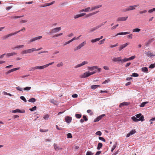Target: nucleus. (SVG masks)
Segmentation results:
<instances>
[{
	"mask_svg": "<svg viewBox=\"0 0 155 155\" xmlns=\"http://www.w3.org/2000/svg\"><path fill=\"white\" fill-rule=\"evenodd\" d=\"M28 101L33 103L36 101V99L34 98H30Z\"/></svg>",
	"mask_w": 155,
	"mask_h": 155,
	"instance_id": "obj_27",
	"label": "nucleus"
},
{
	"mask_svg": "<svg viewBox=\"0 0 155 155\" xmlns=\"http://www.w3.org/2000/svg\"><path fill=\"white\" fill-rule=\"evenodd\" d=\"M105 116V114H103L101 115H100L98 117H97L94 120V122H96L99 121L100 120H101V118Z\"/></svg>",
	"mask_w": 155,
	"mask_h": 155,
	"instance_id": "obj_6",
	"label": "nucleus"
},
{
	"mask_svg": "<svg viewBox=\"0 0 155 155\" xmlns=\"http://www.w3.org/2000/svg\"><path fill=\"white\" fill-rule=\"evenodd\" d=\"M37 69H42L43 68L42 67V66H36L35 67H31L30 68L29 71H34V70Z\"/></svg>",
	"mask_w": 155,
	"mask_h": 155,
	"instance_id": "obj_8",
	"label": "nucleus"
},
{
	"mask_svg": "<svg viewBox=\"0 0 155 155\" xmlns=\"http://www.w3.org/2000/svg\"><path fill=\"white\" fill-rule=\"evenodd\" d=\"M113 61L114 62L117 61H121V57H119L117 58H114L113 59Z\"/></svg>",
	"mask_w": 155,
	"mask_h": 155,
	"instance_id": "obj_16",
	"label": "nucleus"
},
{
	"mask_svg": "<svg viewBox=\"0 0 155 155\" xmlns=\"http://www.w3.org/2000/svg\"><path fill=\"white\" fill-rule=\"evenodd\" d=\"M86 44V42L85 41H84L83 43L80 44L78 46L80 48V49L84 46Z\"/></svg>",
	"mask_w": 155,
	"mask_h": 155,
	"instance_id": "obj_28",
	"label": "nucleus"
},
{
	"mask_svg": "<svg viewBox=\"0 0 155 155\" xmlns=\"http://www.w3.org/2000/svg\"><path fill=\"white\" fill-rule=\"evenodd\" d=\"M146 54L148 56L150 57H151L152 56H155V55H153V54L152 53H151L149 51L147 52Z\"/></svg>",
	"mask_w": 155,
	"mask_h": 155,
	"instance_id": "obj_17",
	"label": "nucleus"
},
{
	"mask_svg": "<svg viewBox=\"0 0 155 155\" xmlns=\"http://www.w3.org/2000/svg\"><path fill=\"white\" fill-rule=\"evenodd\" d=\"M83 119L85 121H87L88 120V119L87 117V116L86 115H83Z\"/></svg>",
	"mask_w": 155,
	"mask_h": 155,
	"instance_id": "obj_40",
	"label": "nucleus"
},
{
	"mask_svg": "<svg viewBox=\"0 0 155 155\" xmlns=\"http://www.w3.org/2000/svg\"><path fill=\"white\" fill-rule=\"evenodd\" d=\"M32 52L31 49L24 50L23 51L21 52V54H24L27 53H31Z\"/></svg>",
	"mask_w": 155,
	"mask_h": 155,
	"instance_id": "obj_7",
	"label": "nucleus"
},
{
	"mask_svg": "<svg viewBox=\"0 0 155 155\" xmlns=\"http://www.w3.org/2000/svg\"><path fill=\"white\" fill-rule=\"evenodd\" d=\"M147 11L146 10H144L142 11H141L139 12V13L140 14H142L147 12Z\"/></svg>",
	"mask_w": 155,
	"mask_h": 155,
	"instance_id": "obj_57",
	"label": "nucleus"
},
{
	"mask_svg": "<svg viewBox=\"0 0 155 155\" xmlns=\"http://www.w3.org/2000/svg\"><path fill=\"white\" fill-rule=\"evenodd\" d=\"M61 29V28L60 27L52 29L50 31L49 33H48V34L51 35L52 33H56L59 31Z\"/></svg>",
	"mask_w": 155,
	"mask_h": 155,
	"instance_id": "obj_1",
	"label": "nucleus"
},
{
	"mask_svg": "<svg viewBox=\"0 0 155 155\" xmlns=\"http://www.w3.org/2000/svg\"><path fill=\"white\" fill-rule=\"evenodd\" d=\"M84 9V12H88L90 11V7H88L87 8Z\"/></svg>",
	"mask_w": 155,
	"mask_h": 155,
	"instance_id": "obj_49",
	"label": "nucleus"
},
{
	"mask_svg": "<svg viewBox=\"0 0 155 155\" xmlns=\"http://www.w3.org/2000/svg\"><path fill=\"white\" fill-rule=\"evenodd\" d=\"M131 118L134 121L136 122H137L139 121H142V119H137L136 117L135 116H133Z\"/></svg>",
	"mask_w": 155,
	"mask_h": 155,
	"instance_id": "obj_20",
	"label": "nucleus"
},
{
	"mask_svg": "<svg viewBox=\"0 0 155 155\" xmlns=\"http://www.w3.org/2000/svg\"><path fill=\"white\" fill-rule=\"evenodd\" d=\"M81 35H80L79 37H77V38H76V37H74L72 39H71V40L72 42L74 40L78 39L79 38L81 37Z\"/></svg>",
	"mask_w": 155,
	"mask_h": 155,
	"instance_id": "obj_44",
	"label": "nucleus"
},
{
	"mask_svg": "<svg viewBox=\"0 0 155 155\" xmlns=\"http://www.w3.org/2000/svg\"><path fill=\"white\" fill-rule=\"evenodd\" d=\"M54 63V62H53L50 63L49 64H45V65L42 66L43 69L45 68L48 67V66H49L50 65L53 64Z\"/></svg>",
	"mask_w": 155,
	"mask_h": 155,
	"instance_id": "obj_24",
	"label": "nucleus"
},
{
	"mask_svg": "<svg viewBox=\"0 0 155 155\" xmlns=\"http://www.w3.org/2000/svg\"><path fill=\"white\" fill-rule=\"evenodd\" d=\"M109 81H110V80L109 79H107V80H106L104 81L102 83V84H105L108 83Z\"/></svg>",
	"mask_w": 155,
	"mask_h": 155,
	"instance_id": "obj_47",
	"label": "nucleus"
},
{
	"mask_svg": "<svg viewBox=\"0 0 155 155\" xmlns=\"http://www.w3.org/2000/svg\"><path fill=\"white\" fill-rule=\"evenodd\" d=\"M136 131L135 130H132L128 134L127 136L126 137H129L131 135H132L136 133Z\"/></svg>",
	"mask_w": 155,
	"mask_h": 155,
	"instance_id": "obj_13",
	"label": "nucleus"
},
{
	"mask_svg": "<svg viewBox=\"0 0 155 155\" xmlns=\"http://www.w3.org/2000/svg\"><path fill=\"white\" fill-rule=\"evenodd\" d=\"M12 113H16L17 112L20 113H24L25 112V110H21L19 109H17L15 110H12Z\"/></svg>",
	"mask_w": 155,
	"mask_h": 155,
	"instance_id": "obj_10",
	"label": "nucleus"
},
{
	"mask_svg": "<svg viewBox=\"0 0 155 155\" xmlns=\"http://www.w3.org/2000/svg\"><path fill=\"white\" fill-rule=\"evenodd\" d=\"M16 89L17 90L19 91H23L22 88L20 87H16Z\"/></svg>",
	"mask_w": 155,
	"mask_h": 155,
	"instance_id": "obj_46",
	"label": "nucleus"
},
{
	"mask_svg": "<svg viewBox=\"0 0 155 155\" xmlns=\"http://www.w3.org/2000/svg\"><path fill=\"white\" fill-rule=\"evenodd\" d=\"M97 88L96 85H93L91 86V88L92 89H95Z\"/></svg>",
	"mask_w": 155,
	"mask_h": 155,
	"instance_id": "obj_61",
	"label": "nucleus"
},
{
	"mask_svg": "<svg viewBox=\"0 0 155 155\" xmlns=\"http://www.w3.org/2000/svg\"><path fill=\"white\" fill-rule=\"evenodd\" d=\"M97 68V66H92V67H88V70L92 71L93 70L96 69Z\"/></svg>",
	"mask_w": 155,
	"mask_h": 155,
	"instance_id": "obj_18",
	"label": "nucleus"
},
{
	"mask_svg": "<svg viewBox=\"0 0 155 155\" xmlns=\"http://www.w3.org/2000/svg\"><path fill=\"white\" fill-rule=\"evenodd\" d=\"M102 146L103 144L102 143H98L97 147V149L98 150H100L102 147Z\"/></svg>",
	"mask_w": 155,
	"mask_h": 155,
	"instance_id": "obj_25",
	"label": "nucleus"
},
{
	"mask_svg": "<svg viewBox=\"0 0 155 155\" xmlns=\"http://www.w3.org/2000/svg\"><path fill=\"white\" fill-rule=\"evenodd\" d=\"M80 49V48L79 47V46H78L76 47L75 48H74V51H76L77 50Z\"/></svg>",
	"mask_w": 155,
	"mask_h": 155,
	"instance_id": "obj_63",
	"label": "nucleus"
},
{
	"mask_svg": "<svg viewBox=\"0 0 155 155\" xmlns=\"http://www.w3.org/2000/svg\"><path fill=\"white\" fill-rule=\"evenodd\" d=\"M64 119L67 123L69 124L71 122L72 120V118L71 117L67 116L65 117Z\"/></svg>",
	"mask_w": 155,
	"mask_h": 155,
	"instance_id": "obj_3",
	"label": "nucleus"
},
{
	"mask_svg": "<svg viewBox=\"0 0 155 155\" xmlns=\"http://www.w3.org/2000/svg\"><path fill=\"white\" fill-rule=\"evenodd\" d=\"M12 35H13V34H12V33L9 34L8 35H5L3 37H2V39L3 40H5L8 38L9 37H10Z\"/></svg>",
	"mask_w": 155,
	"mask_h": 155,
	"instance_id": "obj_15",
	"label": "nucleus"
},
{
	"mask_svg": "<svg viewBox=\"0 0 155 155\" xmlns=\"http://www.w3.org/2000/svg\"><path fill=\"white\" fill-rule=\"evenodd\" d=\"M93 154L94 153H92V152L88 151L87 152L86 155H93Z\"/></svg>",
	"mask_w": 155,
	"mask_h": 155,
	"instance_id": "obj_39",
	"label": "nucleus"
},
{
	"mask_svg": "<svg viewBox=\"0 0 155 155\" xmlns=\"http://www.w3.org/2000/svg\"><path fill=\"white\" fill-rule=\"evenodd\" d=\"M95 134L97 135L101 136L102 134V133L100 131H98L96 132Z\"/></svg>",
	"mask_w": 155,
	"mask_h": 155,
	"instance_id": "obj_48",
	"label": "nucleus"
},
{
	"mask_svg": "<svg viewBox=\"0 0 155 155\" xmlns=\"http://www.w3.org/2000/svg\"><path fill=\"white\" fill-rule=\"evenodd\" d=\"M31 89V87H27L24 88V90L25 91H29Z\"/></svg>",
	"mask_w": 155,
	"mask_h": 155,
	"instance_id": "obj_45",
	"label": "nucleus"
},
{
	"mask_svg": "<svg viewBox=\"0 0 155 155\" xmlns=\"http://www.w3.org/2000/svg\"><path fill=\"white\" fill-rule=\"evenodd\" d=\"M37 108V107L36 106H35L34 107H32V108H30L29 109V110H30L31 111H33L34 110H36Z\"/></svg>",
	"mask_w": 155,
	"mask_h": 155,
	"instance_id": "obj_33",
	"label": "nucleus"
},
{
	"mask_svg": "<svg viewBox=\"0 0 155 155\" xmlns=\"http://www.w3.org/2000/svg\"><path fill=\"white\" fill-rule=\"evenodd\" d=\"M128 18V16L124 17H118L117 18V21H126Z\"/></svg>",
	"mask_w": 155,
	"mask_h": 155,
	"instance_id": "obj_4",
	"label": "nucleus"
},
{
	"mask_svg": "<svg viewBox=\"0 0 155 155\" xmlns=\"http://www.w3.org/2000/svg\"><path fill=\"white\" fill-rule=\"evenodd\" d=\"M101 6H102V5H97V6H94V7H92L91 8V10H90V11H92V10H94L97 9L98 8H100Z\"/></svg>",
	"mask_w": 155,
	"mask_h": 155,
	"instance_id": "obj_22",
	"label": "nucleus"
},
{
	"mask_svg": "<svg viewBox=\"0 0 155 155\" xmlns=\"http://www.w3.org/2000/svg\"><path fill=\"white\" fill-rule=\"evenodd\" d=\"M119 25L118 24H117L116 25L113 26L111 28V29L113 30L115 29Z\"/></svg>",
	"mask_w": 155,
	"mask_h": 155,
	"instance_id": "obj_59",
	"label": "nucleus"
},
{
	"mask_svg": "<svg viewBox=\"0 0 155 155\" xmlns=\"http://www.w3.org/2000/svg\"><path fill=\"white\" fill-rule=\"evenodd\" d=\"M78 96V95L75 94H73L72 96V97L73 98H77V97Z\"/></svg>",
	"mask_w": 155,
	"mask_h": 155,
	"instance_id": "obj_64",
	"label": "nucleus"
},
{
	"mask_svg": "<svg viewBox=\"0 0 155 155\" xmlns=\"http://www.w3.org/2000/svg\"><path fill=\"white\" fill-rule=\"evenodd\" d=\"M17 54V53L14 52L12 53H8L6 54V56L9 57L15 55Z\"/></svg>",
	"mask_w": 155,
	"mask_h": 155,
	"instance_id": "obj_19",
	"label": "nucleus"
},
{
	"mask_svg": "<svg viewBox=\"0 0 155 155\" xmlns=\"http://www.w3.org/2000/svg\"><path fill=\"white\" fill-rule=\"evenodd\" d=\"M129 44L130 43L129 42H128L121 45L119 48V51H120L122 49L124 48L127 46L129 45Z\"/></svg>",
	"mask_w": 155,
	"mask_h": 155,
	"instance_id": "obj_11",
	"label": "nucleus"
},
{
	"mask_svg": "<svg viewBox=\"0 0 155 155\" xmlns=\"http://www.w3.org/2000/svg\"><path fill=\"white\" fill-rule=\"evenodd\" d=\"M81 66H81V64H79L78 65H77L75 66L74 67L75 68H78L81 67Z\"/></svg>",
	"mask_w": 155,
	"mask_h": 155,
	"instance_id": "obj_62",
	"label": "nucleus"
},
{
	"mask_svg": "<svg viewBox=\"0 0 155 155\" xmlns=\"http://www.w3.org/2000/svg\"><path fill=\"white\" fill-rule=\"evenodd\" d=\"M90 76V72L89 71H86L84 73L81 75L80 76V77L81 78H84Z\"/></svg>",
	"mask_w": 155,
	"mask_h": 155,
	"instance_id": "obj_2",
	"label": "nucleus"
},
{
	"mask_svg": "<svg viewBox=\"0 0 155 155\" xmlns=\"http://www.w3.org/2000/svg\"><path fill=\"white\" fill-rule=\"evenodd\" d=\"M118 46V44L117 43L114 45H110V48H113Z\"/></svg>",
	"mask_w": 155,
	"mask_h": 155,
	"instance_id": "obj_55",
	"label": "nucleus"
},
{
	"mask_svg": "<svg viewBox=\"0 0 155 155\" xmlns=\"http://www.w3.org/2000/svg\"><path fill=\"white\" fill-rule=\"evenodd\" d=\"M140 31V29L138 28H136L133 30V32H138Z\"/></svg>",
	"mask_w": 155,
	"mask_h": 155,
	"instance_id": "obj_34",
	"label": "nucleus"
},
{
	"mask_svg": "<svg viewBox=\"0 0 155 155\" xmlns=\"http://www.w3.org/2000/svg\"><path fill=\"white\" fill-rule=\"evenodd\" d=\"M20 99L23 101L24 102H27V101L25 98V97L24 96H21L20 97Z\"/></svg>",
	"mask_w": 155,
	"mask_h": 155,
	"instance_id": "obj_41",
	"label": "nucleus"
},
{
	"mask_svg": "<svg viewBox=\"0 0 155 155\" xmlns=\"http://www.w3.org/2000/svg\"><path fill=\"white\" fill-rule=\"evenodd\" d=\"M154 67H155V63L154 64H151L149 67V68H151V69L154 68Z\"/></svg>",
	"mask_w": 155,
	"mask_h": 155,
	"instance_id": "obj_37",
	"label": "nucleus"
},
{
	"mask_svg": "<svg viewBox=\"0 0 155 155\" xmlns=\"http://www.w3.org/2000/svg\"><path fill=\"white\" fill-rule=\"evenodd\" d=\"M130 76L133 77H137L139 76V74L137 73H133Z\"/></svg>",
	"mask_w": 155,
	"mask_h": 155,
	"instance_id": "obj_30",
	"label": "nucleus"
},
{
	"mask_svg": "<svg viewBox=\"0 0 155 155\" xmlns=\"http://www.w3.org/2000/svg\"><path fill=\"white\" fill-rule=\"evenodd\" d=\"M148 102H144L142 103L140 105V107H144L145 105L147 104Z\"/></svg>",
	"mask_w": 155,
	"mask_h": 155,
	"instance_id": "obj_31",
	"label": "nucleus"
},
{
	"mask_svg": "<svg viewBox=\"0 0 155 155\" xmlns=\"http://www.w3.org/2000/svg\"><path fill=\"white\" fill-rule=\"evenodd\" d=\"M54 3V1H53L50 3L46 4V5H45V6H49L50 5H51L53 4Z\"/></svg>",
	"mask_w": 155,
	"mask_h": 155,
	"instance_id": "obj_54",
	"label": "nucleus"
},
{
	"mask_svg": "<svg viewBox=\"0 0 155 155\" xmlns=\"http://www.w3.org/2000/svg\"><path fill=\"white\" fill-rule=\"evenodd\" d=\"M127 35V32H120V33H117L116 35V36H117L118 35Z\"/></svg>",
	"mask_w": 155,
	"mask_h": 155,
	"instance_id": "obj_35",
	"label": "nucleus"
},
{
	"mask_svg": "<svg viewBox=\"0 0 155 155\" xmlns=\"http://www.w3.org/2000/svg\"><path fill=\"white\" fill-rule=\"evenodd\" d=\"M67 138H72V134L71 133H68V134H67Z\"/></svg>",
	"mask_w": 155,
	"mask_h": 155,
	"instance_id": "obj_43",
	"label": "nucleus"
},
{
	"mask_svg": "<svg viewBox=\"0 0 155 155\" xmlns=\"http://www.w3.org/2000/svg\"><path fill=\"white\" fill-rule=\"evenodd\" d=\"M49 117V115L48 114H46L44 116L43 118L45 120H47L48 118Z\"/></svg>",
	"mask_w": 155,
	"mask_h": 155,
	"instance_id": "obj_36",
	"label": "nucleus"
},
{
	"mask_svg": "<svg viewBox=\"0 0 155 155\" xmlns=\"http://www.w3.org/2000/svg\"><path fill=\"white\" fill-rule=\"evenodd\" d=\"M98 138L100 140H101L103 142H105L106 141L105 140L103 137H99Z\"/></svg>",
	"mask_w": 155,
	"mask_h": 155,
	"instance_id": "obj_51",
	"label": "nucleus"
},
{
	"mask_svg": "<svg viewBox=\"0 0 155 155\" xmlns=\"http://www.w3.org/2000/svg\"><path fill=\"white\" fill-rule=\"evenodd\" d=\"M128 61V58H125L121 60V62L124 63Z\"/></svg>",
	"mask_w": 155,
	"mask_h": 155,
	"instance_id": "obj_32",
	"label": "nucleus"
},
{
	"mask_svg": "<svg viewBox=\"0 0 155 155\" xmlns=\"http://www.w3.org/2000/svg\"><path fill=\"white\" fill-rule=\"evenodd\" d=\"M129 104V103L127 102H124L120 104L119 107H121L124 106H127Z\"/></svg>",
	"mask_w": 155,
	"mask_h": 155,
	"instance_id": "obj_21",
	"label": "nucleus"
},
{
	"mask_svg": "<svg viewBox=\"0 0 155 155\" xmlns=\"http://www.w3.org/2000/svg\"><path fill=\"white\" fill-rule=\"evenodd\" d=\"M138 5H137L133 6H129V7L127 8V10H128V11L130 10H134L135 9V8L137 7Z\"/></svg>",
	"mask_w": 155,
	"mask_h": 155,
	"instance_id": "obj_5",
	"label": "nucleus"
},
{
	"mask_svg": "<svg viewBox=\"0 0 155 155\" xmlns=\"http://www.w3.org/2000/svg\"><path fill=\"white\" fill-rule=\"evenodd\" d=\"M24 16V15L20 16H12L11 18H20L21 17H23Z\"/></svg>",
	"mask_w": 155,
	"mask_h": 155,
	"instance_id": "obj_42",
	"label": "nucleus"
},
{
	"mask_svg": "<svg viewBox=\"0 0 155 155\" xmlns=\"http://www.w3.org/2000/svg\"><path fill=\"white\" fill-rule=\"evenodd\" d=\"M54 147L56 150H61L62 149V148L60 147L59 146H58L57 144L56 143H54Z\"/></svg>",
	"mask_w": 155,
	"mask_h": 155,
	"instance_id": "obj_14",
	"label": "nucleus"
},
{
	"mask_svg": "<svg viewBox=\"0 0 155 155\" xmlns=\"http://www.w3.org/2000/svg\"><path fill=\"white\" fill-rule=\"evenodd\" d=\"M82 115L81 114H76L75 115V116L76 118L78 119L80 118L81 117Z\"/></svg>",
	"mask_w": 155,
	"mask_h": 155,
	"instance_id": "obj_29",
	"label": "nucleus"
},
{
	"mask_svg": "<svg viewBox=\"0 0 155 155\" xmlns=\"http://www.w3.org/2000/svg\"><path fill=\"white\" fill-rule=\"evenodd\" d=\"M42 38L41 36H39L38 37H35L31 39L30 41V42H33L37 40L40 39Z\"/></svg>",
	"mask_w": 155,
	"mask_h": 155,
	"instance_id": "obj_12",
	"label": "nucleus"
},
{
	"mask_svg": "<svg viewBox=\"0 0 155 155\" xmlns=\"http://www.w3.org/2000/svg\"><path fill=\"white\" fill-rule=\"evenodd\" d=\"M4 94L6 95H9L10 96H12V95L11 94L7 93L6 92H4Z\"/></svg>",
	"mask_w": 155,
	"mask_h": 155,
	"instance_id": "obj_60",
	"label": "nucleus"
},
{
	"mask_svg": "<svg viewBox=\"0 0 155 155\" xmlns=\"http://www.w3.org/2000/svg\"><path fill=\"white\" fill-rule=\"evenodd\" d=\"M141 71L143 72H146L147 73L148 72V70L147 68L145 67H143L141 68Z\"/></svg>",
	"mask_w": 155,
	"mask_h": 155,
	"instance_id": "obj_23",
	"label": "nucleus"
},
{
	"mask_svg": "<svg viewBox=\"0 0 155 155\" xmlns=\"http://www.w3.org/2000/svg\"><path fill=\"white\" fill-rule=\"evenodd\" d=\"M24 47V46L23 45L17 46L15 47L14 48H13V49L14 50L15 49H17V48L19 49L21 48H23Z\"/></svg>",
	"mask_w": 155,
	"mask_h": 155,
	"instance_id": "obj_26",
	"label": "nucleus"
},
{
	"mask_svg": "<svg viewBox=\"0 0 155 155\" xmlns=\"http://www.w3.org/2000/svg\"><path fill=\"white\" fill-rule=\"evenodd\" d=\"M135 58V56H132L128 58V61L134 59Z\"/></svg>",
	"mask_w": 155,
	"mask_h": 155,
	"instance_id": "obj_53",
	"label": "nucleus"
},
{
	"mask_svg": "<svg viewBox=\"0 0 155 155\" xmlns=\"http://www.w3.org/2000/svg\"><path fill=\"white\" fill-rule=\"evenodd\" d=\"M88 62L87 61H84L82 62L81 63V66H82L86 64H87L88 63Z\"/></svg>",
	"mask_w": 155,
	"mask_h": 155,
	"instance_id": "obj_50",
	"label": "nucleus"
},
{
	"mask_svg": "<svg viewBox=\"0 0 155 155\" xmlns=\"http://www.w3.org/2000/svg\"><path fill=\"white\" fill-rule=\"evenodd\" d=\"M40 131L41 132H46L48 131V129L44 130L43 129H40Z\"/></svg>",
	"mask_w": 155,
	"mask_h": 155,
	"instance_id": "obj_52",
	"label": "nucleus"
},
{
	"mask_svg": "<svg viewBox=\"0 0 155 155\" xmlns=\"http://www.w3.org/2000/svg\"><path fill=\"white\" fill-rule=\"evenodd\" d=\"M155 120V117L153 118H152L151 119H150L149 121L150 122V124H152V121Z\"/></svg>",
	"mask_w": 155,
	"mask_h": 155,
	"instance_id": "obj_58",
	"label": "nucleus"
},
{
	"mask_svg": "<svg viewBox=\"0 0 155 155\" xmlns=\"http://www.w3.org/2000/svg\"><path fill=\"white\" fill-rule=\"evenodd\" d=\"M96 29H97L95 27H94L91 29V30L90 31V32H92L93 31H95V30H96Z\"/></svg>",
	"mask_w": 155,
	"mask_h": 155,
	"instance_id": "obj_56",
	"label": "nucleus"
},
{
	"mask_svg": "<svg viewBox=\"0 0 155 155\" xmlns=\"http://www.w3.org/2000/svg\"><path fill=\"white\" fill-rule=\"evenodd\" d=\"M117 145V143H116L115 144L113 145V147H112L111 149V151L112 152H113V150L116 147Z\"/></svg>",
	"mask_w": 155,
	"mask_h": 155,
	"instance_id": "obj_38",
	"label": "nucleus"
},
{
	"mask_svg": "<svg viewBox=\"0 0 155 155\" xmlns=\"http://www.w3.org/2000/svg\"><path fill=\"white\" fill-rule=\"evenodd\" d=\"M136 117L139 119H142V121H144V117L143 115H142V114L140 113L139 114H137L136 115Z\"/></svg>",
	"mask_w": 155,
	"mask_h": 155,
	"instance_id": "obj_9",
	"label": "nucleus"
}]
</instances>
